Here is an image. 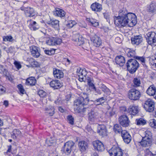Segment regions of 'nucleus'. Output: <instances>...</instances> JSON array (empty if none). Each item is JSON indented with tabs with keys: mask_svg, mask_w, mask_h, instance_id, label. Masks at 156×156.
Wrapping results in <instances>:
<instances>
[{
	"mask_svg": "<svg viewBox=\"0 0 156 156\" xmlns=\"http://www.w3.org/2000/svg\"><path fill=\"white\" fill-rule=\"evenodd\" d=\"M119 15L114 16L115 23H116L119 26L125 27L128 25L130 27L134 26L137 23V19L135 14L131 12H128L125 9L120 10L119 12Z\"/></svg>",
	"mask_w": 156,
	"mask_h": 156,
	"instance_id": "nucleus-1",
	"label": "nucleus"
},
{
	"mask_svg": "<svg viewBox=\"0 0 156 156\" xmlns=\"http://www.w3.org/2000/svg\"><path fill=\"white\" fill-rule=\"evenodd\" d=\"M89 101V99L88 95L83 93L82 96L74 101V105L76 106V108L77 109H83L84 112V109L87 108H83V107L87 105Z\"/></svg>",
	"mask_w": 156,
	"mask_h": 156,
	"instance_id": "nucleus-2",
	"label": "nucleus"
},
{
	"mask_svg": "<svg viewBox=\"0 0 156 156\" xmlns=\"http://www.w3.org/2000/svg\"><path fill=\"white\" fill-rule=\"evenodd\" d=\"M126 66L127 69L131 74L135 73L139 67V64L135 59H129L128 60Z\"/></svg>",
	"mask_w": 156,
	"mask_h": 156,
	"instance_id": "nucleus-3",
	"label": "nucleus"
},
{
	"mask_svg": "<svg viewBox=\"0 0 156 156\" xmlns=\"http://www.w3.org/2000/svg\"><path fill=\"white\" fill-rule=\"evenodd\" d=\"M147 42L152 46H156V34L154 32H150L145 35Z\"/></svg>",
	"mask_w": 156,
	"mask_h": 156,
	"instance_id": "nucleus-4",
	"label": "nucleus"
},
{
	"mask_svg": "<svg viewBox=\"0 0 156 156\" xmlns=\"http://www.w3.org/2000/svg\"><path fill=\"white\" fill-rule=\"evenodd\" d=\"M74 147V142L71 140L69 141L64 144L61 151L66 154L69 155L71 153L72 149Z\"/></svg>",
	"mask_w": 156,
	"mask_h": 156,
	"instance_id": "nucleus-5",
	"label": "nucleus"
},
{
	"mask_svg": "<svg viewBox=\"0 0 156 156\" xmlns=\"http://www.w3.org/2000/svg\"><path fill=\"white\" fill-rule=\"evenodd\" d=\"M141 94L140 91L135 88L130 90L128 93V97L131 100L134 101L138 100Z\"/></svg>",
	"mask_w": 156,
	"mask_h": 156,
	"instance_id": "nucleus-6",
	"label": "nucleus"
},
{
	"mask_svg": "<svg viewBox=\"0 0 156 156\" xmlns=\"http://www.w3.org/2000/svg\"><path fill=\"white\" fill-rule=\"evenodd\" d=\"M155 103L152 99H148L145 102L144 107L149 112H152L154 109Z\"/></svg>",
	"mask_w": 156,
	"mask_h": 156,
	"instance_id": "nucleus-7",
	"label": "nucleus"
},
{
	"mask_svg": "<svg viewBox=\"0 0 156 156\" xmlns=\"http://www.w3.org/2000/svg\"><path fill=\"white\" fill-rule=\"evenodd\" d=\"M108 152L110 156H122L123 155L121 149L116 146H113L109 150Z\"/></svg>",
	"mask_w": 156,
	"mask_h": 156,
	"instance_id": "nucleus-8",
	"label": "nucleus"
},
{
	"mask_svg": "<svg viewBox=\"0 0 156 156\" xmlns=\"http://www.w3.org/2000/svg\"><path fill=\"white\" fill-rule=\"evenodd\" d=\"M76 73L79 77V80L81 82L85 80L87 76V72L85 69H82L79 67L76 69Z\"/></svg>",
	"mask_w": 156,
	"mask_h": 156,
	"instance_id": "nucleus-9",
	"label": "nucleus"
},
{
	"mask_svg": "<svg viewBox=\"0 0 156 156\" xmlns=\"http://www.w3.org/2000/svg\"><path fill=\"white\" fill-rule=\"evenodd\" d=\"M119 121L120 125L123 127H126L129 125L130 121L126 115H123L120 116Z\"/></svg>",
	"mask_w": 156,
	"mask_h": 156,
	"instance_id": "nucleus-10",
	"label": "nucleus"
},
{
	"mask_svg": "<svg viewBox=\"0 0 156 156\" xmlns=\"http://www.w3.org/2000/svg\"><path fill=\"white\" fill-rule=\"evenodd\" d=\"M93 144L94 148L96 150L100 152H102L104 150V145L101 141L97 140L94 141Z\"/></svg>",
	"mask_w": 156,
	"mask_h": 156,
	"instance_id": "nucleus-11",
	"label": "nucleus"
},
{
	"mask_svg": "<svg viewBox=\"0 0 156 156\" xmlns=\"http://www.w3.org/2000/svg\"><path fill=\"white\" fill-rule=\"evenodd\" d=\"M121 136L124 142L128 144L131 140V137L129 133L126 130H123L122 131Z\"/></svg>",
	"mask_w": 156,
	"mask_h": 156,
	"instance_id": "nucleus-12",
	"label": "nucleus"
},
{
	"mask_svg": "<svg viewBox=\"0 0 156 156\" xmlns=\"http://www.w3.org/2000/svg\"><path fill=\"white\" fill-rule=\"evenodd\" d=\"M59 21L56 19H50L47 22L48 24L57 30L59 29Z\"/></svg>",
	"mask_w": 156,
	"mask_h": 156,
	"instance_id": "nucleus-13",
	"label": "nucleus"
},
{
	"mask_svg": "<svg viewBox=\"0 0 156 156\" xmlns=\"http://www.w3.org/2000/svg\"><path fill=\"white\" fill-rule=\"evenodd\" d=\"M131 43L133 45H138L142 42L143 38L141 35H138L131 37Z\"/></svg>",
	"mask_w": 156,
	"mask_h": 156,
	"instance_id": "nucleus-14",
	"label": "nucleus"
},
{
	"mask_svg": "<svg viewBox=\"0 0 156 156\" xmlns=\"http://www.w3.org/2000/svg\"><path fill=\"white\" fill-rule=\"evenodd\" d=\"M91 41L93 42V45L97 47H99L102 43L101 40V38L96 35H94L91 38Z\"/></svg>",
	"mask_w": 156,
	"mask_h": 156,
	"instance_id": "nucleus-15",
	"label": "nucleus"
},
{
	"mask_svg": "<svg viewBox=\"0 0 156 156\" xmlns=\"http://www.w3.org/2000/svg\"><path fill=\"white\" fill-rule=\"evenodd\" d=\"M97 132L99 134L104 136L107 135V129L104 125H98V126Z\"/></svg>",
	"mask_w": 156,
	"mask_h": 156,
	"instance_id": "nucleus-16",
	"label": "nucleus"
},
{
	"mask_svg": "<svg viewBox=\"0 0 156 156\" xmlns=\"http://www.w3.org/2000/svg\"><path fill=\"white\" fill-rule=\"evenodd\" d=\"M139 111L138 106L135 105H131L129 107L127 112L130 114L132 115H135L137 114Z\"/></svg>",
	"mask_w": 156,
	"mask_h": 156,
	"instance_id": "nucleus-17",
	"label": "nucleus"
},
{
	"mask_svg": "<svg viewBox=\"0 0 156 156\" xmlns=\"http://www.w3.org/2000/svg\"><path fill=\"white\" fill-rule=\"evenodd\" d=\"M72 39L74 41L77 42V44L79 46L84 43V38L82 35L79 34H76L74 36Z\"/></svg>",
	"mask_w": 156,
	"mask_h": 156,
	"instance_id": "nucleus-18",
	"label": "nucleus"
},
{
	"mask_svg": "<svg viewBox=\"0 0 156 156\" xmlns=\"http://www.w3.org/2000/svg\"><path fill=\"white\" fill-rule=\"evenodd\" d=\"M53 74L54 77L57 79H61L64 76V74L62 70L55 68L53 69Z\"/></svg>",
	"mask_w": 156,
	"mask_h": 156,
	"instance_id": "nucleus-19",
	"label": "nucleus"
},
{
	"mask_svg": "<svg viewBox=\"0 0 156 156\" xmlns=\"http://www.w3.org/2000/svg\"><path fill=\"white\" fill-rule=\"evenodd\" d=\"M50 85L54 89H59L62 86L60 81L57 80H52L50 83Z\"/></svg>",
	"mask_w": 156,
	"mask_h": 156,
	"instance_id": "nucleus-20",
	"label": "nucleus"
},
{
	"mask_svg": "<svg viewBox=\"0 0 156 156\" xmlns=\"http://www.w3.org/2000/svg\"><path fill=\"white\" fill-rule=\"evenodd\" d=\"M90 8L92 11L95 12H100L102 9L101 5L98 2L92 4Z\"/></svg>",
	"mask_w": 156,
	"mask_h": 156,
	"instance_id": "nucleus-21",
	"label": "nucleus"
},
{
	"mask_svg": "<svg viewBox=\"0 0 156 156\" xmlns=\"http://www.w3.org/2000/svg\"><path fill=\"white\" fill-rule=\"evenodd\" d=\"M54 15L57 16L62 18L64 17L66 14V12L62 9L57 8L53 12Z\"/></svg>",
	"mask_w": 156,
	"mask_h": 156,
	"instance_id": "nucleus-22",
	"label": "nucleus"
},
{
	"mask_svg": "<svg viewBox=\"0 0 156 156\" xmlns=\"http://www.w3.org/2000/svg\"><path fill=\"white\" fill-rule=\"evenodd\" d=\"M30 51L31 54L34 58H37L40 56V49L37 47L32 46Z\"/></svg>",
	"mask_w": 156,
	"mask_h": 156,
	"instance_id": "nucleus-23",
	"label": "nucleus"
},
{
	"mask_svg": "<svg viewBox=\"0 0 156 156\" xmlns=\"http://www.w3.org/2000/svg\"><path fill=\"white\" fill-rule=\"evenodd\" d=\"M25 14L27 17H33L35 15L34 9L30 7L26 8L24 10Z\"/></svg>",
	"mask_w": 156,
	"mask_h": 156,
	"instance_id": "nucleus-24",
	"label": "nucleus"
},
{
	"mask_svg": "<svg viewBox=\"0 0 156 156\" xmlns=\"http://www.w3.org/2000/svg\"><path fill=\"white\" fill-rule=\"evenodd\" d=\"M146 138V137L142 138V140L140 142V144L143 147H150L152 143L151 139Z\"/></svg>",
	"mask_w": 156,
	"mask_h": 156,
	"instance_id": "nucleus-25",
	"label": "nucleus"
},
{
	"mask_svg": "<svg viewBox=\"0 0 156 156\" xmlns=\"http://www.w3.org/2000/svg\"><path fill=\"white\" fill-rule=\"evenodd\" d=\"M115 60L116 64L120 66H123L125 63L124 57L121 55L117 56L115 59Z\"/></svg>",
	"mask_w": 156,
	"mask_h": 156,
	"instance_id": "nucleus-26",
	"label": "nucleus"
},
{
	"mask_svg": "<svg viewBox=\"0 0 156 156\" xmlns=\"http://www.w3.org/2000/svg\"><path fill=\"white\" fill-rule=\"evenodd\" d=\"M126 52L127 56L129 58L135 59L136 56V53L135 50L131 48H127L126 50Z\"/></svg>",
	"mask_w": 156,
	"mask_h": 156,
	"instance_id": "nucleus-27",
	"label": "nucleus"
},
{
	"mask_svg": "<svg viewBox=\"0 0 156 156\" xmlns=\"http://www.w3.org/2000/svg\"><path fill=\"white\" fill-rule=\"evenodd\" d=\"M78 146L82 152H84L88 148V144L87 142L84 141L79 142Z\"/></svg>",
	"mask_w": 156,
	"mask_h": 156,
	"instance_id": "nucleus-28",
	"label": "nucleus"
},
{
	"mask_svg": "<svg viewBox=\"0 0 156 156\" xmlns=\"http://www.w3.org/2000/svg\"><path fill=\"white\" fill-rule=\"evenodd\" d=\"M147 93L150 96H154L156 95V88L154 85L150 86L146 91Z\"/></svg>",
	"mask_w": 156,
	"mask_h": 156,
	"instance_id": "nucleus-29",
	"label": "nucleus"
},
{
	"mask_svg": "<svg viewBox=\"0 0 156 156\" xmlns=\"http://www.w3.org/2000/svg\"><path fill=\"white\" fill-rule=\"evenodd\" d=\"M37 94L41 98H44L42 101L43 104L45 105L47 101L44 98L46 97L47 93L42 90H40L38 91Z\"/></svg>",
	"mask_w": 156,
	"mask_h": 156,
	"instance_id": "nucleus-30",
	"label": "nucleus"
},
{
	"mask_svg": "<svg viewBox=\"0 0 156 156\" xmlns=\"http://www.w3.org/2000/svg\"><path fill=\"white\" fill-rule=\"evenodd\" d=\"M30 22L29 27L31 30L35 31L39 28V27L35 21L30 20Z\"/></svg>",
	"mask_w": 156,
	"mask_h": 156,
	"instance_id": "nucleus-31",
	"label": "nucleus"
},
{
	"mask_svg": "<svg viewBox=\"0 0 156 156\" xmlns=\"http://www.w3.org/2000/svg\"><path fill=\"white\" fill-rule=\"evenodd\" d=\"M36 83V80L35 77H31L26 79L25 84L28 86H34L35 85Z\"/></svg>",
	"mask_w": 156,
	"mask_h": 156,
	"instance_id": "nucleus-32",
	"label": "nucleus"
},
{
	"mask_svg": "<svg viewBox=\"0 0 156 156\" xmlns=\"http://www.w3.org/2000/svg\"><path fill=\"white\" fill-rule=\"evenodd\" d=\"M147 11L150 13H154L156 12V5L154 3H151L147 6Z\"/></svg>",
	"mask_w": 156,
	"mask_h": 156,
	"instance_id": "nucleus-33",
	"label": "nucleus"
},
{
	"mask_svg": "<svg viewBox=\"0 0 156 156\" xmlns=\"http://www.w3.org/2000/svg\"><path fill=\"white\" fill-rule=\"evenodd\" d=\"M85 80L83 81H87V83L88 85L92 89H95V87L94 86L93 83L92 82L93 79L88 76H87Z\"/></svg>",
	"mask_w": 156,
	"mask_h": 156,
	"instance_id": "nucleus-34",
	"label": "nucleus"
},
{
	"mask_svg": "<svg viewBox=\"0 0 156 156\" xmlns=\"http://www.w3.org/2000/svg\"><path fill=\"white\" fill-rule=\"evenodd\" d=\"M106 101V98L104 97L101 98L96 99L94 101V103L96 105H102Z\"/></svg>",
	"mask_w": 156,
	"mask_h": 156,
	"instance_id": "nucleus-35",
	"label": "nucleus"
},
{
	"mask_svg": "<svg viewBox=\"0 0 156 156\" xmlns=\"http://www.w3.org/2000/svg\"><path fill=\"white\" fill-rule=\"evenodd\" d=\"M46 113L50 116H52L54 114L55 109L53 107L50 106L45 108Z\"/></svg>",
	"mask_w": 156,
	"mask_h": 156,
	"instance_id": "nucleus-36",
	"label": "nucleus"
},
{
	"mask_svg": "<svg viewBox=\"0 0 156 156\" xmlns=\"http://www.w3.org/2000/svg\"><path fill=\"white\" fill-rule=\"evenodd\" d=\"M87 21L89 23V24L94 27H97L99 25L98 22L95 20L90 18H87Z\"/></svg>",
	"mask_w": 156,
	"mask_h": 156,
	"instance_id": "nucleus-37",
	"label": "nucleus"
},
{
	"mask_svg": "<svg viewBox=\"0 0 156 156\" xmlns=\"http://www.w3.org/2000/svg\"><path fill=\"white\" fill-rule=\"evenodd\" d=\"M93 114H88V120L90 123L93 124L95 122L98 118L99 117H94L92 116Z\"/></svg>",
	"mask_w": 156,
	"mask_h": 156,
	"instance_id": "nucleus-38",
	"label": "nucleus"
},
{
	"mask_svg": "<svg viewBox=\"0 0 156 156\" xmlns=\"http://www.w3.org/2000/svg\"><path fill=\"white\" fill-rule=\"evenodd\" d=\"M133 86L134 87H137L140 86L141 84L140 80L139 78L135 77L133 80Z\"/></svg>",
	"mask_w": 156,
	"mask_h": 156,
	"instance_id": "nucleus-39",
	"label": "nucleus"
},
{
	"mask_svg": "<svg viewBox=\"0 0 156 156\" xmlns=\"http://www.w3.org/2000/svg\"><path fill=\"white\" fill-rule=\"evenodd\" d=\"M76 22L75 21L70 20L68 21L67 23L66 22V25L67 28H71L76 24Z\"/></svg>",
	"mask_w": 156,
	"mask_h": 156,
	"instance_id": "nucleus-40",
	"label": "nucleus"
},
{
	"mask_svg": "<svg viewBox=\"0 0 156 156\" xmlns=\"http://www.w3.org/2000/svg\"><path fill=\"white\" fill-rule=\"evenodd\" d=\"M136 124L139 126L144 125L146 123V121L143 118L137 119L135 121Z\"/></svg>",
	"mask_w": 156,
	"mask_h": 156,
	"instance_id": "nucleus-41",
	"label": "nucleus"
},
{
	"mask_svg": "<svg viewBox=\"0 0 156 156\" xmlns=\"http://www.w3.org/2000/svg\"><path fill=\"white\" fill-rule=\"evenodd\" d=\"M113 129L115 132L117 133H120L122 131V127L120 125L118 124H115L114 125Z\"/></svg>",
	"mask_w": 156,
	"mask_h": 156,
	"instance_id": "nucleus-42",
	"label": "nucleus"
},
{
	"mask_svg": "<svg viewBox=\"0 0 156 156\" xmlns=\"http://www.w3.org/2000/svg\"><path fill=\"white\" fill-rule=\"evenodd\" d=\"M3 41L5 42H13L15 41V40L11 35L3 36Z\"/></svg>",
	"mask_w": 156,
	"mask_h": 156,
	"instance_id": "nucleus-43",
	"label": "nucleus"
},
{
	"mask_svg": "<svg viewBox=\"0 0 156 156\" xmlns=\"http://www.w3.org/2000/svg\"><path fill=\"white\" fill-rule=\"evenodd\" d=\"M30 62L33 67H38L39 66V63L33 58H31L30 59Z\"/></svg>",
	"mask_w": 156,
	"mask_h": 156,
	"instance_id": "nucleus-44",
	"label": "nucleus"
},
{
	"mask_svg": "<svg viewBox=\"0 0 156 156\" xmlns=\"http://www.w3.org/2000/svg\"><path fill=\"white\" fill-rule=\"evenodd\" d=\"M17 87L20 92V94H24L25 92V90L23 88V85L21 84H19L17 86Z\"/></svg>",
	"mask_w": 156,
	"mask_h": 156,
	"instance_id": "nucleus-45",
	"label": "nucleus"
},
{
	"mask_svg": "<svg viewBox=\"0 0 156 156\" xmlns=\"http://www.w3.org/2000/svg\"><path fill=\"white\" fill-rule=\"evenodd\" d=\"M46 44L49 45H55L54 37H52L47 40L46 41Z\"/></svg>",
	"mask_w": 156,
	"mask_h": 156,
	"instance_id": "nucleus-46",
	"label": "nucleus"
},
{
	"mask_svg": "<svg viewBox=\"0 0 156 156\" xmlns=\"http://www.w3.org/2000/svg\"><path fill=\"white\" fill-rule=\"evenodd\" d=\"M149 125L151 127L156 129V120L154 119H151L149 121Z\"/></svg>",
	"mask_w": 156,
	"mask_h": 156,
	"instance_id": "nucleus-47",
	"label": "nucleus"
},
{
	"mask_svg": "<svg viewBox=\"0 0 156 156\" xmlns=\"http://www.w3.org/2000/svg\"><path fill=\"white\" fill-rule=\"evenodd\" d=\"M135 59L136 60L137 59L138 61H140L142 63V65L144 66H146L145 64V58L143 57L136 56Z\"/></svg>",
	"mask_w": 156,
	"mask_h": 156,
	"instance_id": "nucleus-48",
	"label": "nucleus"
},
{
	"mask_svg": "<svg viewBox=\"0 0 156 156\" xmlns=\"http://www.w3.org/2000/svg\"><path fill=\"white\" fill-rule=\"evenodd\" d=\"M0 70H1L0 73L6 76L8 71L7 69L4 68L3 66L2 65H0Z\"/></svg>",
	"mask_w": 156,
	"mask_h": 156,
	"instance_id": "nucleus-49",
	"label": "nucleus"
},
{
	"mask_svg": "<svg viewBox=\"0 0 156 156\" xmlns=\"http://www.w3.org/2000/svg\"><path fill=\"white\" fill-rule=\"evenodd\" d=\"M144 136L142 138H146L148 139H151V132L149 131H146L144 132Z\"/></svg>",
	"mask_w": 156,
	"mask_h": 156,
	"instance_id": "nucleus-50",
	"label": "nucleus"
},
{
	"mask_svg": "<svg viewBox=\"0 0 156 156\" xmlns=\"http://www.w3.org/2000/svg\"><path fill=\"white\" fill-rule=\"evenodd\" d=\"M100 88L104 92H108L109 90V89L103 84H102L100 86Z\"/></svg>",
	"mask_w": 156,
	"mask_h": 156,
	"instance_id": "nucleus-51",
	"label": "nucleus"
},
{
	"mask_svg": "<svg viewBox=\"0 0 156 156\" xmlns=\"http://www.w3.org/2000/svg\"><path fill=\"white\" fill-rule=\"evenodd\" d=\"M69 122L71 125L74 124V118L71 115H69L67 117Z\"/></svg>",
	"mask_w": 156,
	"mask_h": 156,
	"instance_id": "nucleus-52",
	"label": "nucleus"
},
{
	"mask_svg": "<svg viewBox=\"0 0 156 156\" xmlns=\"http://www.w3.org/2000/svg\"><path fill=\"white\" fill-rule=\"evenodd\" d=\"M93 114L92 116L94 117H99L100 116L98 112L96 110H91L89 114Z\"/></svg>",
	"mask_w": 156,
	"mask_h": 156,
	"instance_id": "nucleus-53",
	"label": "nucleus"
},
{
	"mask_svg": "<svg viewBox=\"0 0 156 156\" xmlns=\"http://www.w3.org/2000/svg\"><path fill=\"white\" fill-rule=\"evenodd\" d=\"M150 62L152 65H155L156 67V58L153 57L150 59Z\"/></svg>",
	"mask_w": 156,
	"mask_h": 156,
	"instance_id": "nucleus-54",
	"label": "nucleus"
},
{
	"mask_svg": "<svg viewBox=\"0 0 156 156\" xmlns=\"http://www.w3.org/2000/svg\"><path fill=\"white\" fill-rule=\"evenodd\" d=\"M54 41L55 45L60 44L62 42L61 39L57 37H54Z\"/></svg>",
	"mask_w": 156,
	"mask_h": 156,
	"instance_id": "nucleus-55",
	"label": "nucleus"
},
{
	"mask_svg": "<svg viewBox=\"0 0 156 156\" xmlns=\"http://www.w3.org/2000/svg\"><path fill=\"white\" fill-rule=\"evenodd\" d=\"M14 64L15 66L18 69H20L22 66L20 62L17 61H15L14 62Z\"/></svg>",
	"mask_w": 156,
	"mask_h": 156,
	"instance_id": "nucleus-56",
	"label": "nucleus"
},
{
	"mask_svg": "<svg viewBox=\"0 0 156 156\" xmlns=\"http://www.w3.org/2000/svg\"><path fill=\"white\" fill-rule=\"evenodd\" d=\"M63 101L62 100L61 98H58L55 101V102L57 105H61L63 103Z\"/></svg>",
	"mask_w": 156,
	"mask_h": 156,
	"instance_id": "nucleus-57",
	"label": "nucleus"
},
{
	"mask_svg": "<svg viewBox=\"0 0 156 156\" xmlns=\"http://www.w3.org/2000/svg\"><path fill=\"white\" fill-rule=\"evenodd\" d=\"M151 152L148 149H146L144 151L145 156H151Z\"/></svg>",
	"mask_w": 156,
	"mask_h": 156,
	"instance_id": "nucleus-58",
	"label": "nucleus"
},
{
	"mask_svg": "<svg viewBox=\"0 0 156 156\" xmlns=\"http://www.w3.org/2000/svg\"><path fill=\"white\" fill-rule=\"evenodd\" d=\"M14 134H15L16 136L17 137V136L21 134V132L19 131V130L15 129L13 131Z\"/></svg>",
	"mask_w": 156,
	"mask_h": 156,
	"instance_id": "nucleus-59",
	"label": "nucleus"
},
{
	"mask_svg": "<svg viewBox=\"0 0 156 156\" xmlns=\"http://www.w3.org/2000/svg\"><path fill=\"white\" fill-rule=\"evenodd\" d=\"M5 91V88L2 85H0V94H2Z\"/></svg>",
	"mask_w": 156,
	"mask_h": 156,
	"instance_id": "nucleus-60",
	"label": "nucleus"
},
{
	"mask_svg": "<svg viewBox=\"0 0 156 156\" xmlns=\"http://www.w3.org/2000/svg\"><path fill=\"white\" fill-rule=\"evenodd\" d=\"M15 48L14 47L11 46L9 47L8 49L6 50V51L7 53H12L13 50Z\"/></svg>",
	"mask_w": 156,
	"mask_h": 156,
	"instance_id": "nucleus-61",
	"label": "nucleus"
},
{
	"mask_svg": "<svg viewBox=\"0 0 156 156\" xmlns=\"http://www.w3.org/2000/svg\"><path fill=\"white\" fill-rule=\"evenodd\" d=\"M44 53L48 55H51L52 54V51L48 50H44Z\"/></svg>",
	"mask_w": 156,
	"mask_h": 156,
	"instance_id": "nucleus-62",
	"label": "nucleus"
},
{
	"mask_svg": "<svg viewBox=\"0 0 156 156\" xmlns=\"http://www.w3.org/2000/svg\"><path fill=\"white\" fill-rule=\"evenodd\" d=\"M93 90L98 94H101L102 93L101 90L99 89H97L96 87H95V89H94Z\"/></svg>",
	"mask_w": 156,
	"mask_h": 156,
	"instance_id": "nucleus-63",
	"label": "nucleus"
},
{
	"mask_svg": "<svg viewBox=\"0 0 156 156\" xmlns=\"http://www.w3.org/2000/svg\"><path fill=\"white\" fill-rule=\"evenodd\" d=\"M104 15V17L107 20V21L109 23V16L107 13H105Z\"/></svg>",
	"mask_w": 156,
	"mask_h": 156,
	"instance_id": "nucleus-64",
	"label": "nucleus"
}]
</instances>
